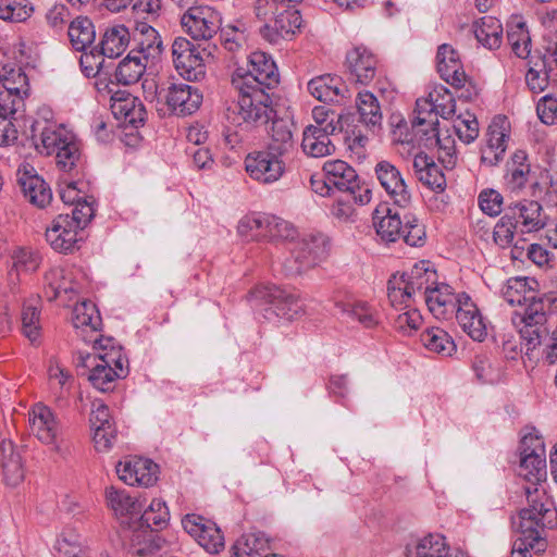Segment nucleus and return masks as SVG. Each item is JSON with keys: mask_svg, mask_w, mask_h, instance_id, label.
I'll return each mask as SVG.
<instances>
[{"mask_svg": "<svg viewBox=\"0 0 557 557\" xmlns=\"http://www.w3.org/2000/svg\"><path fill=\"white\" fill-rule=\"evenodd\" d=\"M546 454L543 437L535 429L527 433L520 443L519 475L530 485L524 487L528 504L515 521L517 537L511 557H532L546 549L545 530L557 525V510L550 498L535 487L547 475Z\"/></svg>", "mask_w": 557, "mask_h": 557, "instance_id": "1", "label": "nucleus"}, {"mask_svg": "<svg viewBox=\"0 0 557 557\" xmlns=\"http://www.w3.org/2000/svg\"><path fill=\"white\" fill-rule=\"evenodd\" d=\"M32 138L40 153H55L57 166L73 177L83 174L85 161L75 136L62 125L36 122L32 127Z\"/></svg>", "mask_w": 557, "mask_h": 557, "instance_id": "2", "label": "nucleus"}, {"mask_svg": "<svg viewBox=\"0 0 557 557\" xmlns=\"http://www.w3.org/2000/svg\"><path fill=\"white\" fill-rule=\"evenodd\" d=\"M92 343V354L79 352V364L90 368L88 380L95 388L109 392L115 380L127 375V360L121 349L113 346L112 338H95Z\"/></svg>", "mask_w": 557, "mask_h": 557, "instance_id": "3", "label": "nucleus"}, {"mask_svg": "<svg viewBox=\"0 0 557 557\" xmlns=\"http://www.w3.org/2000/svg\"><path fill=\"white\" fill-rule=\"evenodd\" d=\"M237 99L225 108V119L228 123L251 129L267 124L272 119V99L263 89L235 90Z\"/></svg>", "mask_w": 557, "mask_h": 557, "instance_id": "4", "label": "nucleus"}, {"mask_svg": "<svg viewBox=\"0 0 557 557\" xmlns=\"http://www.w3.org/2000/svg\"><path fill=\"white\" fill-rule=\"evenodd\" d=\"M289 255L282 260L287 276H298L318 267L329 256V240L322 234L308 235L288 244Z\"/></svg>", "mask_w": 557, "mask_h": 557, "instance_id": "5", "label": "nucleus"}, {"mask_svg": "<svg viewBox=\"0 0 557 557\" xmlns=\"http://www.w3.org/2000/svg\"><path fill=\"white\" fill-rule=\"evenodd\" d=\"M278 82L274 61L261 51L249 54L247 70L238 67L232 75V86L235 90L253 88L269 91L275 88Z\"/></svg>", "mask_w": 557, "mask_h": 557, "instance_id": "6", "label": "nucleus"}, {"mask_svg": "<svg viewBox=\"0 0 557 557\" xmlns=\"http://www.w3.org/2000/svg\"><path fill=\"white\" fill-rule=\"evenodd\" d=\"M170 512L164 502L153 499L143 512L138 529L132 535V548L138 556H147L160 549L158 541L152 539L153 530H162L168 525Z\"/></svg>", "mask_w": 557, "mask_h": 557, "instance_id": "7", "label": "nucleus"}, {"mask_svg": "<svg viewBox=\"0 0 557 557\" xmlns=\"http://www.w3.org/2000/svg\"><path fill=\"white\" fill-rule=\"evenodd\" d=\"M329 185L347 194L356 203L367 205L372 198L370 187L360 181L356 170L343 160L327 161L323 165Z\"/></svg>", "mask_w": 557, "mask_h": 557, "instance_id": "8", "label": "nucleus"}, {"mask_svg": "<svg viewBox=\"0 0 557 557\" xmlns=\"http://www.w3.org/2000/svg\"><path fill=\"white\" fill-rule=\"evenodd\" d=\"M249 301L252 307L270 305L269 310L286 320L295 319L302 309L300 300L294 294L274 285L257 286L250 292Z\"/></svg>", "mask_w": 557, "mask_h": 557, "instance_id": "9", "label": "nucleus"}, {"mask_svg": "<svg viewBox=\"0 0 557 557\" xmlns=\"http://www.w3.org/2000/svg\"><path fill=\"white\" fill-rule=\"evenodd\" d=\"M245 170L251 180L263 185H271L285 174L286 159L263 148L247 154Z\"/></svg>", "mask_w": 557, "mask_h": 557, "instance_id": "10", "label": "nucleus"}, {"mask_svg": "<svg viewBox=\"0 0 557 557\" xmlns=\"http://www.w3.org/2000/svg\"><path fill=\"white\" fill-rule=\"evenodd\" d=\"M220 13L209 5L189 8L181 16V25L194 40H209L221 27Z\"/></svg>", "mask_w": 557, "mask_h": 557, "instance_id": "11", "label": "nucleus"}, {"mask_svg": "<svg viewBox=\"0 0 557 557\" xmlns=\"http://www.w3.org/2000/svg\"><path fill=\"white\" fill-rule=\"evenodd\" d=\"M172 61L177 73L186 81L197 82L206 75V65L199 50L185 37L173 40Z\"/></svg>", "mask_w": 557, "mask_h": 557, "instance_id": "12", "label": "nucleus"}, {"mask_svg": "<svg viewBox=\"0 0 557 557\" xmlns=\"http://www.w3.org/2000/svg\"><path fill=\"white\" fill-rule=\"evenodd\" d=\"M302 25L300 12L287 3L269 23L260 28L261 36L271 44L290 39Z\"/></svg>", "mask_w": 557, "mask_h": 557, "instance_id": "13", "label": "nucleus"}, {"mask_svg": "<svg viewBox=\"0 0 557 557\" xmlns=\"http://www.w3.org/2000/svg\"><path fill=\"white\" fill-rule=\"evenodd\" d=\"M163 95L165 103L170 110L176 115H190L196 112L201 102V91L188 84L172 83L166 89H162L160 95Z\"/></svg>", "mask_w": 557, "mask_h": 557, "instance_id": "14", "label": "nucleus"}, {"mask_svg": "<svg viewBox=\"0 0 557 557\" xmlns=\"http://www.w3.org/2000/svg\"><path fill=\"white\" fill-rule=\"evenodd\" d=\"M374 173L381 186L393 199L394 203L406 208L411 202V193L400 171L389 161L382 160L376 163Z\"/></svg>", "mask_w": 557, "mask_h": 557, "instance_id": "15", "label": "nucleus"}, {"mask_svg": "<svg viewBox=\"0 0 557 557\" xmlns=\"http://www.w3.org/2000/svg\"><path fill=\"white\" fill-rule=\"evenodd\" d=\"M182 525L208 553L216 554L224 547V537L220 529L201 516L186 515L182 520Z\"/></svg>", "mask_w": 557, "mask_h": 557, "instance_id": "16", "label": "nucleus"}, {"mask_svg": "<svg viewBox=\"0 0 557 557\" xmlns=\"http://www.w3.org/2000/svg\"><path fill=\"white\" fill-rule=\"evenodd\" d=\"M30 432L44 444L57 445L61 433L60 422L54 412L46 405L38 403L28 412Z\"/></svg>", "mask_w": 557, "mask_h": 557, "instance_id": "17", "label": "nucleus"}, {"mask_svg": "<svg viewBox=\"0 0 557 557\" xmlns=\"http://www.w3.org/2000/svg\"><path fill=\"white\" fill-rule=\"evenodd\" d=\"M379 60L370 49L357 46L346 54V66L350 78L361 85H369L377 73Z\"/></svg>", "mask_w": 557, "mask_h": 557, "instance_id": "18", "label": "nucleus"}, {"mask_svg": "<svg viewBox=\"0 0 557 557\" xmlns=\"http://www.w3.org/2000/svg\"><path fill=\"white\" fill-rule=\"evenodd\" d=\"M79 230L75 223L70 220V214L58 215L50 227L46 231V240L59 252H72L77 243L82 240L78 237Z\"/></svg>", "mask_w": 557, "mask_h": 557, "instance_id": "19", "label": "nucleus"}, {"mask_svg": "<svg viewBox=\"0 0 557 557\" xmlns=\"http://www.w3.org/2000/svg\"><path fill=\"white\" fill-rule=\"evenodd\" d=\"M158 466L149 459L133 457L116 466L119 478L128 485L150 486L157 481Z\"/></svg>", "mask_w": 557, "mask_h": 557, "instance_id": "20", "label": "nucleus"}, {"mask_svg": "<svg viewBox=\"0 0 557 557\" xmlns=\"http://www.w3.org/2000/svg\"><path fill=\"white\" fill-rule=\"evenodd\" d=\"M89 421L94 431L96 449L99 451L109 449L116 435L109 407L101 401H94Z\"/></svg>", "mask_w": 557, "mask_h": 557, "instance_id": "21", "label": "nucleus"}, {"mask_svg": "<svg viewBox=\"0 0 557 557\" xmlns=\"http://www.w3.org/2000/svg\"><path fill=\"white\" fill-rule=\"evenodd\" d=\"M423 300L436 319H447L457 311L461 294L456 295L448 284H435L423 296Z\"/></svg>", "mask_w": 557, "mask_h": 557, "instance_id": "22", "label": "nucleus"}, {"mask_svg": "<svg viewBox=\"0 0 557 557\" xmlns=\"http://www.w3.org/2000/svg\"><path fill=\"white\" fill-rule=\"evenodd\" d=\"M455 314L463 332L473 341L482 342L486 337L487 329L483 317L471 297L466 293H461V300H459V307Z\"/></svg>", "mask_w": 557, "mask_h": 557, "instance_id": "23", "label": "nucleus"}, {"mask_svg": "<svg viewBox=\"0 0 557 557\" xmlns=\"http://www.w3.org/2000/svg\"><path fill=\"white\" fill-rule=\"evenodd\" d=\"M455 314L463 332L473 341L482 342L486 337L487 329L483 317L471 297L466 293H461V300H459V307Z\"/></svg>", "mask_w": 557, "mask_h": 557, "instance_id": "24", "label": "nucleus"}, {"mask_svg": "<svg viewBox=\"0 0 557 557\" xmlns=\"http://www.w3.org/2000/svg\"><path fill=\"white\" fill-rule=\"evenodd\" d=\"M436 61L437 72L445 82L457 88L465 86L467 75L458 52L451 46L441 45L437 49Z\"/></svg>", "mask_w": 557, "mask_h": 557, "instance_id": "25", "label": "nucleus"}, {"mask_svg": "<svg viewBox=\"0 0 557 557\" xmlns=\"http://www.w3.org/2000/svg\"><path fill=\"white\" fill-rule=\"evenodd\" d=\"M513 221L518 222L521 233L536 232L545 226L542 206L534 200H522L506 209Z\"/></svg>", "mask_w": 557, "mask_h": 557, "instance_id": "26", "label": "nucleus"}, {"mask_svg": "<svg viewBox=\"0 0 557 557\" xmlns=\"http://www.w3.org/2000/svg\"><path fill=\"white\" fill-rule=\"evenodd\" d=\"M404 557H459L441 534H428L406 546Z\"/></svg>", "mask_w": 557, "mask_h": 557, "instance_id": "27", "label": "nucleus"}, {"mask_svg": "<svg viewBox=\"0 0 557 557\" xmlns=\"http://www.w3.org/2000/svg\"><path fill=\"white\" fill-rule=\"evenodd\" d=\"M293 128L294 123L292 120L284 117L273 119L269 132L270 139L264 148L286 159L295 150Z\"/></svg>", "mask_w": 557, "mask_h": 557, "instance_id": "28", "label": "nucleus"}, {"mask_svg": "<svg viewBox=\"0 0 557 557\" xmlns=\"http://www.w3.org/2000/svg\"><path fill=\"white\" fill-rule=\"evenodd\" d=\"M508 138L506 120L495 119L487 129V148L482 153V161L495 165L503 160Z\"/></svg>", "mask_w": 557, "mask_h": 557, "instance_id": "29", "label": "nucleus"}, {"mask_svg": "<svg viewBox=\"0 0 557 557\" xmlns=\"http://www.w3.org/2000/svg\"><path fill=\"white\" fill-rule=\"evenodd\" d=\"M344 83L336 75H320L308 83V91L322 102L338 103L344 98Z\"/></svg>", "mask_w": 557, "mask_h": 557, "instance_id": "30", "label": "nucleus"}, {"mask_svg": "<svg viewBox=\"0 0 557 557\" xmlns=\"http://www.w3.org/2000/svg\"><path fill=\"white\" fill-rule=\"evenodd\" d=\"M331 133L325 128H305L302 133V151L312 158H322L330 156L335 150V145L330 139Z\"/></svg>", "mask_w": 557, "mask_h": 557, "instance_id": "31", "label": "nucleus"}, {"mask_svg": "<svg viewBox=\"0 0 557 557\" xmlns=\"http://www.w3.org/2000/svg\"><path fill=\"white\" fill-rule=\"evenodd\" d=\"M18 184L21 185L24 196L30 203L38 208H45L52 199V193L47 183L37 174L24 172L18 176Z\"/></svg>", "mask_w": 557, "mask_h": 557, "instance_id": "32", "label": "nucleus"}, {"mask_svg": "<svg viewBox=\"0 0 557 557\" xmlns=\"http://www.w3.org/2000/svg\"><path fill=\"white\" fill-rule=\"evenodd\" d=\"M1 449L3 480L7 485L16 486L25 476L23 458L11 442L3 443Z\"/></svg>", "mask_w": 557, "mask_h": 557, "instance_id": "33", "label": "nucleus"}, {"mask_svg": "<svg viewBox=\"0 0 557 557\" xmlns=\"http://www.w3.org/2000/svg\"><path fill=\"white\" fill-rule=\"evenodd\" d=\"M398 277L404 280V284L407 285V289H409L413 296L424 290L423 297L435 284L436 272L430 269L428 261H420L416 263L409 272L403 273Z\"/></svg>", "mask_w": 557, "mask_h": 557, "instance_id": "34", "label": "nucleus"}, {"mask_svg": "<svg viewBox=\"0 0 557 557\" xmlns=\"http://www.w3.org/2000/svg\"><path fill=\"white\" fill-rule=\"evenodd\" d=\"M270 550V539L263 532H252L235 542L233 557H263Z\"/></svg>", "mask_w": 557, "mask_h": 557, "instance_id": "35", "label": "nucleus"}, {"mask_svg": "<svg viewBox=\"0 0 557 557\" xmlns=\"http://www.w3.org/2000/svg\"><path fill=\"white\" fill-rule=\"evenodd\" d=\"M148 61L136 51L129 53L119 63L114 72V79L120 85H132L137 83L144 75Z\"/></svg>", "mask_w": 557, "mask_h": 557, "instance_id": "36", "label": "nucleus"}, {"mask_svg": "<svg viewBox=\"0 0 557 557\" xmlns=\"http://www.w3.org/2000/svg\"><path fill=\"white\" fill-rule=\"evenodd\" d=\"M129 40L128 29L124 25H114L103 33L99 50L107 58H117L126 50Z\"/></svg>", "mask_w": 557, "mask_h": 557, "instance_id": "37", "label": "nucleus"}, {"mask_svg": "<svg viewBox=\"0 0 557 557\" xmlns=\"http://www.w3.org/2000/svg\"><path fill=\"white\" fill-rule=\"evenodd\" d=\"M527 152L517 150L507 163L506 184L511 190H519L525 186L530 175V164L527 163Z\"/></svg>", "mask_w": 557, "mask_h": 557, "instance_id": "38", "label": "nucleus"}, {"mask_svg": "<svg viewBox=\"0 0 557 557\" xmlns=\"http://www.w3.org/2000/svg\"><path fill=\"white\" fill-rule=\"evenodd\" d=\"M380 211L375 210L373 224L376 234L383 242L394 243L401 236L404 221L397 212L392 213L391 209L386 210V214L380 216Z\"/></svg>", "mask_w": 557, "mask_h": 557, "instance_id": "39", "label": "nucleus"}, {"mask_svg": "<svg viewBox=\"0 0 557 557\" xmlns=\"http://www.w3.org/2000/svg\"><path fill=\"white\" fill-rule=\"evenodd\" d=\"M69 38L75 50L85 51L96 38L92 22L88 17H76L69 26Z\"/></svg>", "mask_w": 557, "mask_h": 557, "instance_id": "40", "label": "nucleus"}, {"mask_svg": "<svg viewBox=\"0 0 557 557\" xmlns=\"http://www.w3.org/2000/svg\"><path fill=\"white\" fill-rule=\"evenodd\" d=\"M360 121L368 127L380 126L382 123V111L376 97L370 91H361L356 100Z\"/></svg>", "mask_w": 557, "mask_h": 557, "instance_id": "41", "label": "nucleus"}, {"mask_svg": "<svg viewBox=\"0 0 557 557\" xmlns=\"http://www.w3.org/2000/svg\"><path fill=\"white\" fill-rule=\"evenodd\" d=\"M107 502L110 508L120 516L138 515L141 510L139 500L131 496L124 490H117L113 486L107 490Z\"/></svg>", "mask_w": 557, "mask_h": 557, "instance_id": "42", "label": "nucleus"}, {"mask_svg": "<svg viewBox=\"0 0 557 557\" xmlns=\"http://www.w3.org/2000/svg\"><path fill=\"white\" fill-rule=\"evenodd\" d=\"M503 27L498 20L491 16L482 17L474 25L476 40L488 49L498 48L502 42Z\"/></svg>", "mask_w": 557, "mask_h": 557, "instance_id": "43", "label": "nucleus"}, {"mask_svg": "<svg viewBox=\"0 0 557 557\" xmlns=\"http://www.w3.org/2000/svg\"><path fill=\"white\" fill-rule=\"evenodd\" d=\"M421 342L431 351L443 356H450L456 345L447 332L440 327H431L421 334Z\"/></svg>", "mask_w": 557, "mask_h": 557, "instance_id": "44", "label": "nucleus"}, {"mask_svg": "<svg viewBox=\"0 0 557 557\" xmlns=\"http://www.w3.org/2000/svg\"><path fill=\"white\" fill-rule=\"evenodd\" d=\"M432 99V94L430 92L428 98H420L416 101L414 117L412 120V128L416 132V135H422L425 128H431L438 125V120L435 117Z\"/></svg>", "mask_w": 557, "mask_h": 557, "instance_id": "45", "label": "nucleus"}, {"mask_svg": "<svg viewBox=\"0 0 557 557\" xmlns=\"http://www.w3.org/2000/svg\"><path fill=\"white\" fill-rule=\"evenodd\" d=\"M72 322L77 330L89 327L92 332H96L101 325V317L96 305L85 300L74 307Z\"/></svg>", "mask_w": 557, "mask_h": 557, "instance_id": "46", "label": "nucleus"}, {"mask_svg": "<svg viewBox=\"0 0 557 557\" xmlns=\"http://www.w3.org/2000/svg\"><path fill=\"white\" fill-rule=\"evenodd\" d=\"M264 240L268 242H293L296 235L294 226L276 215L264 214Z\"/></svg>", "mask_w": 557, "mask_h": 557, "instance_id": "47", "label": "nucleus"}, {"mask_svg": "<svg viewBox=\"0 0 557 557\" xmlns=\"http://www.w3.org/2000/svg\"><path fill=\"white\" fill-rule=\"evenodd\" d=\"M336 307L350 317L352 320L358 321L363 327H374L379 324V315L370 306L364 302L356 304H336Z\"/></svg>", "mask_w": 557, "mask_h": 557, "instance_id": "48", "label": "nucleus"}, {"mask_svg": "<svg viewBox=\"0 0 557 557\" xmlns=\"http://www.w3.org/2000/svg\"><path fill=\"white\" fill-rule=\"evenodd\" d=\"M0 90L27 95L28 79L21 67L8 69L7 66H3L0 72Z\"/></svg>", "mask_w": 557, "mask_h": 557, "instance_id": "49", "label": "nucleus"}, {"mask_svg": "<svg viewBox=\"0 0 557 557\" xmlns=\"http://www.w3.org/2000/svg\"><path fill=\"white\" fill-rule=\"evenodd\" d=\"M34 9L28 0H0V18L10 22H24Z\"/></svg>", "mask_w": 557, "mask_h": 557, "instance_id": "50", "label": "nucleus"}, {"mask_svg": "<svg viewBox=\"0 0 557 557\" xmlns=\"http://www.w3.org/2000/svg\"><path fill=\"white\" fill-rule=\"evenodd\" d=\"M136 47L132 51H136L146 61L156 60L162 52V40L157 30H148V34L141 37H134Z\"/></svg>", "mask_w": 557, "mask_h": 557, "instance_id": "51", "label": "nucleus"}, {"mask_svg": "<svg viewBox=\"0 0 557 557\" xmlns=\"http://www.w3.org/2000/svg\"><path fill=\"white\" fill-rule=\"evenodd\" d=\"M264 214L246 215L237 225L238 235L246 242L264 240Z\"/></svg>", "mask_w": 557, "mask_h": 557, "instance_id": "52", "label": "nucleus"}, {"mask_svg": "<svg viewBox=\"0 0 557 557\" xmlns=\"http://www.w3.org/2000/svg\"><path fill=\"white\" fill-rule=\"evenodd\" d=\"M314 124L308 125L306 128L321 127L331 133H338L343 129L342 114L326 107H315L312 110Z\"/></svg>", "mask_w": 557, "mask_h": 557, "instance_id": "53", "label": "nucleus"}, {"mask_svg": "<svg viewBox=\"0 0 557 557\" xmlns=\"http://www.w3.org/2000/svg\"><path fill=\"white\" fill-rule=\"evenodd\" d=\"M400 237L411 247H421L426 240L425 227L416 215L405 214Z\"/></svg>", "mask_w": 557, "mask_h": 557, "instance_id": "54", "label": "nucleus"}, {"mask_svg": "<svg viewBox=\"0 0 557 557\" xmlns=\"http://www.w3.org/2000/svg\"><path fill=\"white\" fill-rule=\"evenodd\" d=\"M404 284V280L399 278L397 275H393L388 281V299L391 305L395 308L406 309L409 308L411 302L413 301V295Z\"/></svg>", "mask_w": 557, "mask_h": 557, "instance_id": "55", "label": "nucleus"}, {"mask_svg": "<svg viewBox=\"0 0 557 557\" xmlns=\"http://www.w3.org/2000/svg\"><path fill=\"white\" fill-rule=\"evenodd\" d=\"M430 92L433 98L435 117L440 115L445 120L449 119L455 113L456 108V101L451 92L443 86L436 87Z\"/></svg>", "mask_w": 557, "mask_h": 557, "instance_id": "56", "label": "nucleus"}, {"mask_svg": "<svg viewBox=\"0 0 557 557\" xmlns=\"http://www.w3.org/2000/svg\"><path fill=\"white\" fill-rule=\"evenodd\" d=\"M518 228V222L513 221V215H510L507 210L505 214L496 223L493 232V238L496 245L502 248L509 247L513 240L515 231Z\"/></svg>", "mask_w": 557, "mask_h": 557, "instance_id": "57", "label": "nucleus"}, {"mask_svg": "<svg viewBox=\"0 0 557 557\" xmlns=\"http://www.w3.org/2000/svg\"><path fill=\"white\" fill-rule=\"evenodd\" d=\"M39 311L36 306L26 304L22 310V332L32 342L40 337Z\"/></svg>", "mask_w": 557, "mask_h": 557, "instance_id": "58", "label": "nucleus"}, {"mask_svg": "<svg viewBox=\"0 0 557 557\" xmlns=\"http://www.w3.org/2000/svg\"><path fill=\"white\" fill-rule=\"evenodd\" d=\"M549 81L557 83L555 69H547L542 65L540 70L531 67L525 74L527 85L534 94L544 91Z\"/></svg>", "mask_w": 557, "mask_h": 557, "instance_id": "59", "label": "nucleus"}, {"mask_svg": "<svg viewBox=\"0 0 557 557\" xmlns=\"http://www.w3.org/2000/svg\"><path fill=\"white\" fill-rule=\"evenodd\" d=\"M527 293L525 277L509 278L502 290L504 299L510 305H518V308L524 302L525 298H529Z\"/></svg>", "mask_w": 557, "mask_h": 557, "instance_id": "60", "label": "nucleus"}, {"mask_svg": "<svg viewBox=\"0 0 557 557\" xmlns=\"http://www.w3.org/2000/svg\"><path fill=\"white\" fill-rule=\"evenodd\" d=\"M301 0H255L253 12L260 21L269 23L287 3Z\"/></svg>", "mask_w": 557, "mask_h": 557, "instance_id": "61", "label": "nucleus"}, {"mask_svg": "<svg viewBox=\"0 0 557 557\" xmlns=\"http://www.w3.org/2000/svg\"><path fill=\"white\" fill-rule=\"evenodd\" d=\"M508 41L518 58L524 59L530 54L531 38L524 24H518L517 28L508 32Z\"/></svg>", "mask_w": 557, "mask_h": 557, "instance_id": "62", "label": "nucleus"}, {"mask_svg": "<svg viewBox=\"0 0 557 557\" xmlns=\"http://www.w3.org/2000/svg\"><path fill=\"white\" fill-rule=\"evenodd\" d=\"M221 39L224 48L230 52H238L246 42L244 24L228 25L222 29Z\"/></svg>", "mask_w": 557, "mask_h": 557, "instance_id": "63", "label": "nucleus"}, {"mask_svg": "<svg viewBox=\"0 0 557 557\" xmlns=\"http://www.w3.org/2000/svg\"><path fill=\"white\" fill-rule=\"evenodd\" d=\"M95 215L94 198L84 197L83 200L77 201L72 209L70 220L75 223V227L83 231Z\"/></svg>", "mask_w": 557, "mask_h": 557, "instance_id": "64", "label": "nucleus"}]
</instances>
